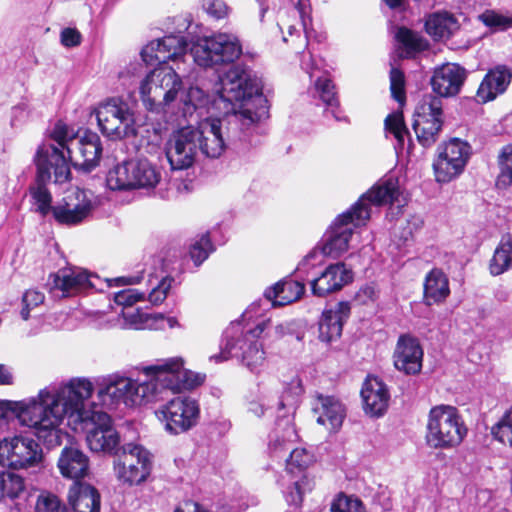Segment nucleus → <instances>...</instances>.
<instances>
[{
	"instance_id": "nucleus-10",
	"label": "nucleus",
	"mask_w": 512,
	"mask_h": 512,
	"mask_svg": "<svg viewBox=\"0 0 512 512\" xmlns=\"http://www.w3.org/2000/svg\"><path fill=\"white\" fill-rule=\"evenodd\" d=\"M225 119L207 117L197 130V144L199 152L205 158L216 159L221 156L229 145H234L237 140L246 141L247 132L241 126L250 125L240 114L237 120L233 114L224 116Z\"/></svg>"
},
{
	"instance_id": "nucleus-16",
	"label": "nucleus",
	"mask_w": 512,
	"mask_h": 512,
	"mask_svg": "<svg viewBox=\"0 0 512 512\" xmlns=\"http://www.w3.org/2000/svg\"><path fill=\"white\" fill-rule=\"evenodd\" d=\"M471 156V146L467 141L452 138L438 147V155L433 161L436 181L448 183L465 169Z\"/></svg>"
},
{
	"instance_id": "nucleus-20",
	"label": "nucleus",
	"mask_w": 512,
	"mask_h": 512,
	"mask_svg": "<svg viewBox=\"0 0 512 512\" xmlns=\"http://www.w3.org/2000/svg\"><path fill=\"white\" fill-rule=\"evenodd\" d=\"M314 461V454L305 448L293 449L286 459V472L291 475L292 486L284 491V496L289 505L301 504L304 492L311 490V482L304 472Z\"/></svg>"
},
{
	"instance_id": "nucleus-44",
	"label": "nucleus",
	"mask_w": 512,
	"mask_h": 512,
	"mask_svg": "<svg viewBox=\"0 0 512 512\" xmlns=\"http://www.w3.org/2000/svg\"><path fill=\"white\" fill-rule=\"evenodd\" d=\"M52 139L57 143V145L53 144L54 147H57L61 153H63L65 159H67L65 155V151L68 154V158L72 160L73 146L76 138L70 137L68 126L62 122H58L55 124L52 133ZM43 143L42 145H44ZM47 145H52V143H46ZM68 162V160H66Z\"/></svg>"
},
{
	"instance_id": "nucleus-43",
	"label": "nucleus",
	"mask_w": 512,
	"mask_h": 512,
	"mask_svg": "<svg viewBox=\"0 0 512 512\" xmlns=\"http://www.w3.org/2000/svg\"><path fill=\"white\" fill-rule=\"evenodd\" d=\"M395 38L408 53L422 52L427 48L423 37L404 26L398 28Z\"/></svg>"
},
{
	"instance_id": "nucleus-53",
	"label": "nucleus",
	"mask_w": 512,
	"mask_h": 512,
	"mask_svg": "<svg viewBox=\"0 0 512 512\" xmlns=\"http://www.w3.org/2000/svg\"><path fill=\"white\" fill-rule=\"evenodd\" d=\"M143 298L144 293L139 292L137 289L133 288L121 290L114 295L115 303L117 305L123 306L124 308L131 307Z\"/></svg>"
},
{
	"instance_id": "nucleus-23",
	"label": "nucleus",
	"mask_w": 512,
	"mask_h": 512,
	"mask_svg": "<svg viewBox=\"0 0 512 512\" xmlns=\"http://www.w3.org/2000/svg\"><path fill=\"white\" fill-rule=\"evenodd\" d=\"M95 204L84 190L76 189L55 204L54 220L58 224H78L89 220Z\"/></svg>"
},
{
	"instance_id": "nucleus-32",
	"label": "nucleus",
	"mask_w": 512,
	"mask_h": 512,
	"mask_svg": "<svg viewBox=\"0 0 512 512\" xmlns=\"http://www.w3.org/2000/svg\"><path fill=\"white\" fill-rule=\"evenodd\" d=\"M511 79V68L506 65H496L486 73L478 88L477 96L484 103L494 100L497 95L507 90Z\"/></svg>"
},
{
	"instance_id": "nucleus-36",
	"label": "nucleus",
	"mask_w": 512,
	"mask_h": 512,
	"mask_svg": "<svg viewBox=\"0 0 512 512\" xmlns=\"http://www.w3.org/2000/svg\"><path fill=\"white\" fill-rule=\"evenodd\" d=\"M450 295L447 275L439 268L427 273L424 281V302L431 306L442 303Z\"/></svg>"
},
{
	"instance_id": "nucleus-51",
	"label": "nucleus",
	"mask_w": 512,
	"mask_h": 512,
	"mask_svg": "<svg viewBox=\"0 0 512 512\" xmlns=\"http://www.w3.org/2000/svg\"><path fill=\"white\" fill-rule=\"evenodd\" d=\"M45 296L38 290H27L22 297V309L20 315L23 320H28L30 311L44 302Z\"/></svg>"
},
{
	"instance_id": "nucleus-41",
	"label": "nucleus",
	"mask_w": 512,
	"mask_h": 512,
	"mask_svg": "<svg viewBox=\"0 0 512 512\" xmlns=\"http://www.w3.org/2000/svg\"><path fill=\"white\" fill-rule=\"evenodd\" d=\"M498 167L496 186L499 189H507L512 186V145L502 148L498 156Z\"/></svg>"
},
{
	"instance_id": "nucleus-9",
	"label": "nucleus",
	"mask_w": 512,
	"mask_h": 512,
	"mask_svg": "<svg viewBox=\"0 0 512 512\" xmlns=\"http://www.w3.org/2000/svg\"><path fill=\"white\" fill-rule=\"evenodd\" d=\"M141 370L145 380H133L119 372L96 378L97 398L101 405L112 410L121 403L126 407H133L155 400L158 396V384L154 375L148 374L145 366Z\"/></svg>"
},
{
	"instance_id": "nucleus-21",
	"label": "nucleus",
	"mask_w": 512,
	"mask_h": 512,
	"mask_svg": "<svg viewBox=\"0 0 512 512\" xmlns=\"http://www.w3.org/2000/svg\"><path fill=\"white\" fill-rule=\"evenodd\" d=\"M199 133L192 127H184L173 133L166 144V157L172 170L190 168L199 152Z\"/></svg>"
},
{
	"instance_id": "nucleus-19",
	"label": "nucleus",
	"mask_w": 512,
	"mask_h": 512,
	"mask_svg": "<svg viewBox=\"0 0 512 512\" xmlns=\"http://www.w3.org/2000/svg\"><path fill=\"white\" fill-rule=\"evenodd\" d=\"M122 450V459L115 464L118 479L130 486L141 484L151 472L149 452L142 446L133 443L124 445Z\"/></svg>"
},
{
	"instance_id": "nucleus-8",
	"label": "nucleus",
	"mask_w": 512,
	"mask_h": 512,
	"mask_svg": "<svg viewBox=\"0 0 512 512\" xmlns=\"http://www.w3.org/2000/svg\"><path fill=\"white\" fill-rule=\"evenodd\" d=\"M36 175L28 188L31 210L45 219L50 214L54 217L55 205L52 194L47 188L54 174V182L62 184L71 177L69 164L63 153L53 145H40L34 156Z\"/></svg>"
},
{
	"instance_id": "nucleus-26",
	"label": "nucleus",
	"mask_w": 512,
	"mask_h": 512,
	"mask_svg": "<svg viewBox=\"0 0 512 512\" xmlns=\"http://www.w3.org/2000/svg\"><path fill=\"white\" fill-rule=\"evenodd\" d=\"M317 423L329 432H338L346 417V407L341 400L332 395L317 394L313 403Z\"/></svg>"
},
{
	"instance_id": "nucleus-49",
	"label": "nucleus",
	"mask_w": 512,
	"mask_h": 512,
	"mask_svg": "<svg viewBox=\"0 0 512 512\" xmlns=\"http://www.w3.org/2000/svg\"><path fill=\"white\" fill-rule=\"evenodd\" d=\"M331 512H366L365 506L358 498L339 495L331 504Z\"/></svg>"
},
{
	"instance_id": "nucleus-5",
	"label": "nucleus",
	"mask_w": 512,
	"mask_h": 512,
	"mask_svg": "<svg viewBox=\"0 0 512 512\" xmlns=\"http://www.w3.org/2000/svg\"><path fill=\"white\" fill-rule=\"evenodd\" d=\"M466 78V69L456 63H447L434 70L430 83L436 95H423L415 108L412 124L417 140L424 148L435 144L442 130L443 102L441 98L459 94Z\"/></svg>"
},
{
	"instance_id": "nucleus-25",
	"label": "nucleus",
	"mask_w": 512,
	"mask_h": 512,
	"mask_svg": "<svg viewBox=\"0 0 512 512\" xmlns=\"http://www.w3.org/2000/svg\"><path fill=\"white\" fill-rule=\"evenodd\" d=\"M353 280V272L344 263H336L321 269L312 280L311 290L315 296L324 297L339 291Z\"/></svg>"
},
{
	"instance_id": "nucleus-18",
	"label": "nucleus",
	"mask_w": 512,
	"mask_h": 512,
	"mask_svg": "<svg viewBox=\"0 0 512 512\" xmlns=\"http://www.w3.org/2000/svg\"><path fill=\"white\" fill-rule=\"evenodd\" d=\"M301 68L309 75L311 81L315 78L314 86L310 89L315 105H324L326 117L331 116L336 121L346 120L340 109L338 93L334 82L326 75L316 74L315 61L311 55L306 59V55L303 54Z\"/></svg>"
},
{
	"instance_id": "nucleus-6",
	"label": "nucleus",
	"mask_w": 512,
	"mask_h": 512,
	"mask_svg": "<svg viewBox=\"0 0 512 512\" xmlns=\"http://www.w3.org/2000/svg\"><path fill=\"white\" fill-rule=\"evenodd\" d=\"M254 304L242 314V319L233 321L223 333L221 351L210 357L219 363L229 358L238 359L251 373L259 374L265 365V351L259 341L263 332L270 326V320H262L252 326L245 322L250 318Z\"/></svg>"
},
{
	"instance_id": "nucleus-60",
	"label": "nucleus",
	"mask_w": 512,
	"mask_h": 512,
	"mask_svg": "<svg viewBox=\"0 0 512 512\" xmlns=\"http://www.w3.org/2000/svg\"><path fill=\"white\" fill-rule=\"evenodd\" d=\"M144 278L143 271L137 272L135 275L122 276L112 280H107L109 286H111V282H115L116 285H134L138 284Z\"/></svg>"
},
{
	"instance_id": "nucleus-33",
	"label": "nucleus",
	"mask_w": 512,
	"mask_h": 512,
	"mask_svg": "<svg viewBox=\"0 0 512 512\" xmlns=\"http://www.w3.org/2000/svg\"><path fill=\"white\" fill-rule=\"evenodd\" d=\"M68 500L74 512H100V494L89 484L74 482L69 489Z\"/></svg>"
},
{
	"instance_id": "nucleus-47",
	"label": "nucleus",
	"mask_w": 512,
	"mask_h": 512,
	"mask_svg": "<svg viewBox=\"0 0 512 512\" xmlns=\"http://www.w3.org/2000/svg\"><path fill=\"white\" fill-rule=\"evenodd\" d=\"M491 433L497 441L512 448V407L492 427Z\"/></svg>"
},
{
	"instance_id": "nucleus-11",
	"label": "nucleus",
	"mask_w": 512,
	"mask_h": 512,
	"mask_svg": "<svg viewBox=\"0 0 512 512\" xmlns=\"http://www.w3.org/2000/svg\"><path fill=\"white\" fill-rule=\"evenodd\" d=\"M467 432V427L456 407L442 404L430 409L425 432V443L429 448H456L462 443Z\"/></svg>"
},
{
	"instance_id": "nucleus-39",
	"label": "nucleus",
	"mask_w": 512,
	"mask_h": 512,
	"mask_svg": "<svg viewBox=\"0 0 512 512\" xmlns=\"http://www.w3.org/2000/svg\"><path fill=\"white\" fill-rule=\"evenodd\" d=\"M512 267V235L507 233L502 236L490 260L489 270L493 276H498Z\"/></svg>"
},
{
	"instance_id": "nucleus-56",
	"label": "nucleus",
	"mask_w": 512,
	"mask_h": 512,
	"mask_svg": "<svg viewBox=\"0 0 512 512\" xmlns=\"http://www.w3.org/2000/svg\"><path fill=\"white\" fill-rule=\"evenodd\" d=\"M295 8L299 13L305 37L308 39L310 37L309 27L312 25L310 0H298Z\"/></svg>"
},
{
	"instance_id": "nucleus-1",
	"label": "nucleus",
	"mask_w": 512,
	"mask_h": 512,
	"mask_svg": "<svg viewBox=\"0 0 512 512\" xmlns=\"http://www.w3.org/2000/svg\"><path fill=\"white\" fill-rule=\"evenodd\" d=\"M191 28L190 24L186 33H172L153 40L141 50L140 55L146 65H157L140 85L141 99L147 110L159 113L175 101L182 80L167 63L180 60L188 49L194 62L205 68L233 63L242 54V46L235 35L192 36Z\"/></svg>"
},
{
	"instance_id": "nucleus-52",
	"label": "nucleus",
	"mask_w": 512,
	"mask_h": 512,
	"mask_svg": "<svg viewBox=\"0 0 512 512\" xmlns=\"http://www.w3.org/2000/svg\"><path fill=\"white\" fill-rule=\"evenodd\" d=\"M173 282L174 279L168 275L161 277L157 281L156 286L150 291L148 295L149 301L154 305L162 303L166 299Z\"/></svg>"
},
{
	"instance_id": "nucleus-40",
	"label": "nucleus",
	"mask_w": 512,
	"mask_h": 512,
	"mask_svg": "<svg viewBox=\"0 0 512 512\" xmlns=\"http://www.w3.org/2000/svg\"><path fill=\"white\" fill-rule=\"evenodd\" d=\"M323 254L316 249L310 251L298 264L295 269V277L304 284L309 282L312 286L313 278H316L321 271Z\"/></svg>"
},
{
	"instance_id": "nucleus-27",
	"label": "nucleus",
	"mask_w": 512,
	"mask_h": 512,
	"mask_svg": "<svg viewBox=\"0 0 512 512\" xmlns=\"http://www.w3.org/2000/svg\"><path fill=\"white\" fill-rule=\"evenodd\" d=\"M57 467L64 478L79 482L89 475L90 460L77 446L67 445L61 450Z\"/></svg>"
},
{
	"instance_id": "nucleus-35",
	"label": "nucleus",
	"mask_w": 512,
	"mask_h": 512,
	"mask_svg": "<svg viewBox=\"0 0 512 512\" xmlns=\"http://www.w3.org/2000/svg\"><path fill=\"white\" fill-rule=\"evenodd\" d=\"M305 292V284L300 280L285 279L267 288L264 297L273 307L285 306L300 299Z\"/></svg>"
},
{
	"instance_id": "nucleus-55",
	"label": "nucleus",
	"mask_w": 512,
	"mask_h": 512,
	"mask_svg": "<svg viewBox=\"0 0 512 512\" xmlns=\"http://www.w3.org/2000/svg\"><path fill=\"white\" fill-rule=\"evenodd\" d=\"M204 11L216 20L225 18L228 15V6L223 0H203Z\"/></svg>"
},
{
	"instance_id": "nucleus-57",
	"label": "nucleus",
	"mask_w": 512,
	"mask_h": 512,
	"mask_svg": "<svg viewBox=\"0 0 512 512\" xmlns=\"http://www.w3.org/2000/svg\"><path fill=\"white\" fill-rule=\"evenodd\" d=\"M61 44L71 48L81 44L82 36L75 28H64L60 34Z\"/></svg>"
},
{
	"instance_id": "nucleus-29",
	"label": "nucleus",
	"mask_w": 512,
	"mask_h": 512,
	"mask_svg": "<svg viewBox=\"0 0 512 512\" xmlns=\"http://www.w3.org/2000/svg\"><path fill=\"white\" fill-rule=\"evenodd\" d=\"M361 397L366 414L372 417H380L385 413L390 398L386 385L378 377H367L361 389Z\"/></svg>"
},
{
	"instance_id": "nucleus-38",
	"label": "nucleus",
	"mask_w": 512,
	"mask_h": 512,
	"mask_svg": "<svg viewBox=\"0 0 512 512\" xmlns=\"http://www.w3.org/2000/svg\"><path fill=\"white\" fill-rule=\"evenodd\" d=\"M385 130L391 133L395 138L394 150L397 156L406 153L409 156L412 153L413 143L409 131L404 123L402 114H389L385 119Z\"/></svg>"
},
{
	"instance_id": "nucleus-3",
	"label": "nucleus",
	"mask_w": 512,
	"mask_h": 512,
	"mask_svg": "<svg viewBox=\"0 0 512 512\" xmlns=\"http://www.w3.org/2000/svg\"><path fill=\"white\" fill-rule=\"evenodd\" d=\"M74 386H63L53 383L41 389L37 396L20 401L0 400V426L10 419L17 418L21 425L33 430V434L51 449L60 446L66 433L61 429V416L71 413L77 407V401L68 400L62 403L63 395Z\"/></svg>"
},
{
	"instance_id": "nucleus-63",
	"label": "nucleus",
	"mask_w": 512,
	"mask_h": 512,
	"mask_svg": "<svg viewBox=\"0 0 512 512\" xmlns=\"http://www.w3.org/2000/svg\"><path fill=\"white\" fill-rule=\"evenodd\" d=\"M13 383V375L3 364H0V385H10Z\"/></svg>"
},
{
	"instance_id": "nucleus-7",
	"label": "nucleus",
	"mask_w": 512,
	"mask_h": 512,
	"mask_svg": "<svg viewBox=\"0 0 512 512\" xmlns=\"http://www.w3.org/2000/svg\"><path fill=\"white\" fill-rule=\"evenodd\" d=\"M401 191L399 178L394 174H386L347 210L338 214L331 224H366L373 214L383 206H389L386 219L389 222L398 221L403 214L404 204L400 200Z\"/></svg>"
},
{
	"instance_id": "nucleus-15",
	"label": "nucleus",
	"mask_w": 512,
	"mask_h": 512,
	"mask_svg": "<svg viewBox=\"0 0 512 512\" xmlns=\"http://www.w3.org/2000/svg\"><path fill=\"white\" fill-rule=\"evenodd\" d=\"M43 460L39 443L31 437L14 435L0 441V465L21 470L37 467Z\"/></svg>"
},
{
	"instance_id": "nucleus-12",
	"label": "nucleus",
	"mask_w": 512,
	"mask_h": 512,
	"mask_svg": "<svg viewBox=\"0 0 512 512\" xmlns=\"http://www.w3.org/2000/svg\"><path fill=\"white\" fill-rule=\"evenodd\" d=\"M160 171L145 158L125 160L111 169L106 177L111 190L152 189L160 181Z\"/></svg>"
},
{
	"instance_id": "nucleus-37",
	"label": "nucleus",
	"mask_w": 512,
	"mask_h": 512,
	"mask_svg": "<svg viewBox=\"0 0 512 512\" xmlns=\"http://www.w3.org/2000/svg\"><path fill=\"white\" fill-rule=\"evenodd\" d=\"M353 230L349 226H330L323 235L322 254L336 258L346 252Z\"/></svg>"
},
{
	"instance_id": "nucleus-4",
	"label": "nucleus",
	"mask_w": 512,
	"mask_h": 512,
	"mask_svg": "<svg viewBox=\"0 0 512 512\" xmlns=\"http://www.w3.org/2000/svg\"><path fill=\"white\" fill-rule=\"evenodd\" d=\"M74 386L64 393L61 403L76 400L77 407L61 416V424L67 418L68 425L75 431L81 429L86 432V442L93 452L117 454L120 445V436L111 425V418L107 412L101 410H85L84 401L91 397L94 384L85 377L71 378L63 382V386ZM63 407L62 404H60Z\"/></svg>"
},
{
	"instance_id": "nucleus-62",
	"label": "nucleus",
	"mask_w": 512,
	"mask_h": 512,
	"mask_svg": "<svg viewBox=\"0 0 512 512\" xmlns=\"http://www.w3.org/2000/svg\"><path fill=\"white\" fill-rule=\"evenodd\" d=\"M122 315H123V318L125 319V321L133 328L135 329H140L142 326H141V322L139 321L140 319V315L138 313V311H126L123 309L122 311Z\"/></svg>"
},
{
	"instance_id": "nucleus-22",
	"label": "nucleus",
	"mask_w": 512,
	"mask_h": 512,
	"mask_svg": "<svg viewBox=\"0 0 512 512\" xmlns=\"http://www.w3.org/2000/svg\"><path fill=\"white\" fill-rule=\"evenodd\" d=\"M50 290L61 297H68L79 292H86L90 289L102 290L100 278L96 274L89 273L79 267H64L50 275Z\"/></svg>"
},
{
	"instance_id": "nucleus-46",
	"label": "nucleus",
	"mask_w": 512,
	"mask_h": 512,
	"mask_svg": "<svg viewBox=\"0 0 512 512\" xmlns=\"http://www.w3.org/2000/svg\"><path fill=\"white\" fill-rule=\"evenodd\" d=\"M479 20L494 33L512 29V14L505 15L495 10H486L479 15Z\"/></svg>"
},
{
	"instance_id": "nucleus-58",
	"label": "nucleus",
	"mask_w": 512,
	"mask_h": 512,
	"mask_svg": "<svg viewBox=\"0 0 512 512\" xmlns=\"http://www.w3.org/2000/svg\"><path fill=\"white\" fill-rule=\"evenodd\" d=\"M378 298V291L374 285H365L356 293V300L362 304L375 301Z\"/></svg>"
},
{
	"instance_id": "nucleus-45",
	"label": "nucleus",
	"mask_w": 512,
	"mask_h": 512,
	"mask_svg": "<svg viewBox=\"0 0 512 512\" xmlns=\"http://www.w3.org/2000/svg\"><path fill=\"white\" fill-rule=\"evenodd\" d=\"M215 250L209 233L203 234L193 240L189 248V255L196 267H199Z\"/></svg>"
},
{
	"instance_id": "nucleus-13",
	"label": "nucleus",
	"mask_w": 512,
	"mask_h": 512,
	"mask_svg": "<svg viewBox=\"0 0 512 512\" xmlns=\"http://www.w3.org/2000/svg\"><path fill=\"white\" fill-rule=\"evenodd\" d=\"M101 133L111 140L128 138L136 135L134 114L128 104L120 98H108L94 108Z\"/></svg>"
},
{
	"instance_id": "nucleus-54",
	"label": "nucleus",
	"mask_w": 512,
	"mask_h": 512,
	"mask_svg": "<svg viewBox=\"0 0 512 512\" xmlns=\"http://www.w3.org/2000/svg\"><path fill=\"white\" fill-rule=\"evenodd\" d=\"M391 235L392 244L398 250H401L402 248L406 247L412 240L413 233L411 226H393Z\"/></svg>"
},
{
	"instance_id": "nucleus-2",
	"label": "nucleus",
	"mask_w": 512,
	"mask_h": 512,
	"mask_svg": "<svg viewBox=\"0 0 512 512\" xmlns=\"http://www.w3.org/2000/svg\"><path fill=\"white\" fill-rule=\"evenodd\" d=\"M220 89L212 100L210 95L198 86H190L181 93L180 107L183 117L198 118L211 113L213 109H223V115L233 114L237 120L240 114L250 123H256L268 116V100L262 92V81L253 71L240 66L231 67L222 77Z\"/></svg>"
},
{
	"instance_id": "nucleus-24",
	"label": "nucleus",
	"mask_w": 512,
	"mask_h": 512,
	"mask_svg": "<svg viewBox=\"0 0 512 512\" xmlns=\"http://www.w3.org/2000/svg\"><path fill=\"white\" fill-rule=\"evenodd\" d=\"M424 351L417 337L411 334H401L397 340L394 352V367L406 374L417 375L422 370Z\"/></svg>"
},
{
	"instance_id": "nucleus-28",
	"label": "nucleus",
	"mask_w": 512,
	"mask_h": 512,
	"mask_svg": "<svg viewBox=\"0 0 512 512\" xmlns=\"http://www.w3.org/2000/svg\"><path fill=\"white\" fill-rule=\"evenodd\" d=\"M350 311L349 302L344 301L337 303L334 308L324 310L319 321V339L326 343L337 340Z\"/></svg>"
},
{
	"instance_id": "nucleus-48",
	"label": "nucleus",
	"mask_w": 512,
	"mask_h": 512,
	"mask_svg": "<svg viewBox=\"0 0 512 512\" xmlns=\"http://www.w3.org/2000/svg\"><path fill=\"white\" fill-rule=\"evenodd\" d=\"M36 512H67L66 507L53 493L42 492L36 502Z\"/></svg>"
},
{
	"instance_id": "nucleus-30",
	"label": "nucleus",
	"mask_w": 512,
	"mask_h": 512,
	"mask_svg": "<svg viewBox=\"0 0 512 512\" xmlns=\"http://www.w3.org/2000/svg\"><path fill=\"white\" fill-rule=\"evenodd\" d=\"M82 161L75 160L73 166L84 172H91L100 162L103 147L99 135L91 130H86L84 134L74 142Z\"/></svg>"
},
{
	"instance_id": "nucleus-34",
	"label": "nucleus",
	"mask_w": 512,
	"mask_h": 512,
	"mask_svg": "<svg viewBox=\"0 0 512 512\" xmlns=\"http://www.w3.org/2000/svg\"><path fill=\"white\" fill-rule=\"evenodd\" d=\"M269 437V453L275 458H284L292 444L298 439L295 427L289 417L279 419Z\"/></svg>"
},
{
	"instance_id": "nucleus-17",
	"label": "nucleus",
	"mask_w": 512,
	"mask_h": 512,
	"mask_svg": "<svg viewBox=\"0 0 512 512\" xmlns=\"http://www.w3.org/2000/svg\"><path fill=\"white\" fill-rule=\"evenodd\" d=\"M199 412L196 400L177 396L161 405L155 411V415L168 433L178 435L187 432L197 424Z\"/></svg>"
},
{
	"instance_id": "nucleus-59",
	"label": "nucleus",
	"mask_w": 512,
	"mask_h": 512,
	"mask_svg": "<svg viewBox=\"0 0 512 512\" xmlns=\"http://www.w3.org/2000/svg\"><path fill=\"white\" fill-rule=\"evenodd\" d=\"M28 106L20 103L12 108L11 125L17 126L28 117Z\"/></svg>"
},
{
	"instance_id": "nucleus-42",
	"label": "nucleus",
	"mask_w": 512,
	"mask_h": 512,
	"mask_svg": "<svg viewBox=\"0 0 512 512\" xmlns=\"http://www.w3.org/2000/svg\"><path fill=\"white\" fill-rule=\"evenodd\" d=\"M25 490L24 478L8 471L0 472V497L18 498Z\"/></svg>"
},
{
	"instance_id": "nucleus-31",
	"label": "nucleus",
	"mask_w": 512,
	"mask_h": 512,
	"mask_svg": "<svg viewBox=\"0 0 512 512\" xmlns=\"http://www.w3.org/2000/svg\"><path fill=\"white\" fill-rule=\"evenodd\" d=\"M424 29L434 41H446L459 31L460 23L452 12L440 10L425 16Z\"/></svg>"
},
{
	"instance_id": "nucleus-14",
	"label": "nucleus",
	"mask_w": 512,
	"mask_h": 512,
	"mask_svg": "<svg viewBox=\"0 0 512 512\" xmlns=\"http://www.w3.org/2000/svg\"><path fill=\"white\" fill-rule=\"evenodd\" d=\"M145 371L154 375V380L158 384V395L163 389L173 392L190 390L205 380V375L185 369L181 357L157 360L155 364L145 366Z\"/></svg>"
},
{
	"instance_id": "nucleus-50",
	"label": "nucleus",
	"mask_w": 512,
	"mask_h": 512,
	"mask_svg": "<svg viewBox=\"0 0 512 512\" xmlns=\"http://www.w3.org/2000/svg\"><path fill=\"white\" fill-rule=\"evenodd\" d=\"M390 91L393 99L399 104L405 102V76L400 69L395 67H392L390 70Z\"/></svg>"
},
{
	"instance_id": "nucleus-61",
	"label": "nucleus",
	"mask_w": 512,
	"mask_h": 512,
	"mask_svg": "<svg viewBox=\"0 0 512 512\" xmlns=\"http://www.w3.org/2000/svg\"><path fill=\"white\" fill-rule=\"evenodd\" d=\"M152 320L157 324L156 328L164 329L174 328L178 325L176 318L174 317H165L163 314H154L152 316Z\"/></svg>"
},
{
	"instance_id": "nucleus-64",
	"label": "nucleus",
	"mask_w": 512,
	"mask_h": 512,
	"mask_svg": "<svg viewBox=\"0 0 512 512\" xmlns=\"http://www.w3.org/2000/svg\"><path fill=\"white\" fill-rule=\"evenodd\" d=\"M255 1L260 8V19L262 21L263 18L265 17V14L269 10V5L267 3V0H255Z\"/></svg>"
}]
</instances>
